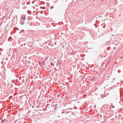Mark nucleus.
<instances>
[{
    "mask_svg": "<svg viewBox=\"0 0 123 123\" xmlns=\"http://www.w3.org/2000/svg\"><path fill=\"white\" fill-rule=\"evenodd\" d=\"M33 8H34V6L33 7Z\"/></svg>",
    "mask_w": 123,
    "mask_h": 123,
    "instance_id": "nucleus-16",
    "label": "nucleus"
},
{
    "mask_svg": "<svg viewBox=\"0 0 123 123\" xmlns=\"http://www.w3.org/2000/svg\"><path fill=\"white\" fill-rule=\"evenodd\" d=\"M94 78H95L93 77L92 78V79H93V80H94Z\"/></svg>",
    "mask_w": 123,
    "mask_h": 123,
    "instance_id": "nucleus-11",
    "label": "nucleus"
},
{
    "mask_svg": "<svg viewBox=\"0 0 123 123\" xmlns=\"http://www.w3.org/2000/svg\"><path fill=\"white\" fill-rule=\"evenodd\" d=\"M34 3V2L33 1H32V3Z\"/></svg>",
    "mask_w": 123,
    "mask_h": 123,
    "instance_id": "nucleus-8",
    "label": "nucleus"
},
{
    "mask_svg": "<svg viewBox=\"0 0 123 123\" xmlns=\"http://www.w3.org/2000/svg\"><path fill=\"white\" fill-rule=\"evenodd\" d=\"M25 21H22V20H21L20 23L21 24V25H22L24 24L25 23Z\"/></svg>",
    "mask_w": 123,
    "mask_h": 123,
    "instance_id": "nucleus-2",
    "label": "nucleus"
},
{
    "mask_svg": "<svg viewBox=\"0 0 123 123\" xmlns=\"http://www.w3.org/2000/svg\"><path fill=\"white\" fill-rule=\"evenodd\" d=\"M4 120H5V119H4L3 120H2V121L1 122H4Z\"/></svg>",
    "mask_w": 123,
    "mask_h": 123,
    "instance_id": "nucleus-7",
    "label": "nucleus"
},
{
    "mask_svg": "<svg viewBox=\"0 0 123 123\" xmlns=\"http://www.w3.org/2000/svg\"><path fill=\"white\" fill-rule=\"evenodd\" d=\"M31 23H30V25H31Z\"/></svg>",
    "mask_w": 123,
    "mask_h": 123,
    "instance_id": "nucleus-15",
    "label": "nucleus"
},
{
    "mask_svg": "<svg viewBox=\"0 0 123 123\" xmlns=\"http://www.w3.org/2000/svg\"><path fill=\"white\" fill-rule=\"evenodd\" d=\"M40 8L41 9H44L45 8V7H40Z\"/></svg>",
    "mask_w": 123,
    "mask_h": 123,
    "instance_id": "nucleus-4",
    "label": "nucleus"
},
{
    "mask_svg": "<svg viewBox=\"0 0 123 123\" xmlns=\"http://www.w3.org/2000/svg\"><path fill=\"white\" fill-rule=\"evenodd\" d=\"M0 123H2V122H1Z\"/></svg>",
    "mask_w": 123,
    "mask_h": 123,
    "instance_id": "nucleus-13",
    "label": "nucleus"
},
{
    "mask_svg": "<svg viewBox=\"0 0 123 123\" xmlns=\"http://www.w3.org/2000/svg\"><path fill=\"white\" fill-rule=\"evenodd\" d=\"M21 19H22V20H22V21H25V18L23 17H21Z\"/></svg>",
    "mask_w": 123,
    "mask_h": 123,
    "instance_id": "nucleus-3",
    "label": "nucleus"
},
{
    "mask_svg": "<svg viewBox=\"0 0 123 123\" xmlns=\"http://www.w3.org/2000/svg\"><path fill=\"white\" fill-rule=\"evenodd\" d=\"M73 0L74 1V0Z\"/></svg>",
    "mask_w": 123,
    "mask_h": 123,
    "instance_id": "nucleus-19",
    "label": "nucleus"
},
{
    "mask_svg": "<svg viewBox=\"0 0 123 123\" xmlns=\"http://www.w3.org/2000/svg\"><path fill=\"white\" fill-rule=\"evenodd\" d=\"M16 28V30H19V29L18 28Z\"/></svg>",
    "mask_w": 123,
    "mask_h": 123,
    "instance_id": "nucleus-9",
    "label": "nucleus"
},
{
    "mask_svg": "<svg viewBox=\"0 0 123 123\" xmlns=\"http://www.w3.org/2000/svg\"><path fill=\"white\" fill-rule=\"evenodd\" d=\"M58 108V104H56L55 105V106L54 108V109L55 110V111H56V110H55L56 109H57Z\"/></svg>",
    "mask_w": 123,
    "mask_h": 123,
    "instance_id": "nucleus-1",
    "label": "nucleus"
},
{
    "mask_svg": "<svg viewBox=\"0 0 123 123\" xmlns=\"http://www.w3.org/2000/svg\"><path fill=\"white\" fill-rule=\"evenodd\" d=\"M53 8V6H51V7H50V9H52V8Z\"/></svg>",
    "mask_w": 123,
    "mask_h": 123,
    "instance_id": "nucleus-6",
    "label": "nucleus"
},
{
    "mask_svg": "<svg viewBox=\"0 0 123 123\" xmlns=\"http://www.w3.org/2000/svg\"><path fill=\"white\" fill-rule=\"evenodd\" d=\"M104 96L105 97H106V95L105 94L104 95Z\"/></svg>",
    "mask_w": 123,
    "mask_h": 123,
    "instance_id": "nucleus-10",
    "label": "nucleus"
},
{
    "mask_svg": "<svg viewBox=\"0 0 123 123\" xmlns=\"http://www.w3.org/2000/svg\"><path fill=\"white\" fill-rule=\"evenodd\" d=\"M20 32H19V33H20Z\"/></svg>",
    "mask_w": 123,
    "mask_h": 123,
    "instance_id": "nucleus-17",
    "label": "nucleus"
},
{
    "mask_svg": "<svg viewBox=\"0 0 123 123\" xmlns=\"http://www.w3.org/2000/svg\"><path fill=\"white\" fill-rule=\"evenodd\" d=\"M42 65H44V61H43L42 62Z\"/></svg>",
    "mask_w": 123,
    "mask_h": 123,
    "instance_id": "nucleus-5",
    "label": "nucleus"
},
{
    "mask_svg": "<svg viewBox=\"0 0 123 123\" xmlns=\"http://www.w3.org/2000/svg\"><path fill=\"white\" fill-rule=\"evenodd\" d=\"M1 55V54L0 53V55Z\"/></svg>",
    "mask_w": 123,
    "mask_h": 123,
    "instance_id": "nucleus-18",
    "label": "nucleus"
},
{
    "mask_svg": "<svg viewBox=\"0 0 123 123\" xmlns=\"http://www.w3.org/2000/svg\"><path fill=\"white\" fill-rule=\"evenodd\" d=\"M74 1H76H76H77V0H74Z\"/></svg>",
    "mask_w": 123,
    "mask_h": 123,
    "instance_id": "nucleus-12",
    "label": "nucleus"
},
{
    "mask_svg": "<svg viewBox=\"0 0 123 123\" xmlns=\"http://www.w3.org/2000/svg\"><path fill=\"white\" fill-rule=\"evenodd\" d=\"M31 23H30V25H31Z\"/></svg>",
    "mask_w": 123,
    "mask_h": 123,
    "instance_id": "nucleus-14",
    "label": "nucleus"
}]
</instances>
